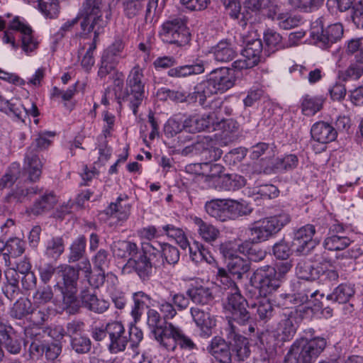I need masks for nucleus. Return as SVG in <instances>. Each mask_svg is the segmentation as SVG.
<instances>
[{"instance_id": "nucleus-51", "label": "nucleus", "mask_w": 363, "mask_h": 363, "mask_svg": "<svg viewBox=\"0 0 363 363\" xmlns=\"http://www.w3.org/2000/svg\"><path fill=\"white\" fill-rule=\"evenodd\" d=\"M363 74L362 67L357 64L351 62L350 66L338 72V77L344 82L358 80Z\"/></svg>"}, {"instance_id": "nucleus-54", "label": "nucleus", "mask_w": 363, "mask_h": 363, "mask_svg": "<svg viewBox=\"0 0 363 363\" xmlns=\"http://www.w3.org/2000/svg\"><path fill=\"white\" fill-rule=\"evenodd\" d=\"M216 279L217 281H220L223 286H227L230 290L228 296H233V294H240L236 284L229 277L225 269L218 268Z\"/></svg>"}, {"instance_id": "nucleus-3", "label": "nucleus", "mask_w": 363, "mask_h": 363, "mask_svg": "<svg viewBox=\"0 0 363 363\" xmlns=\"http://www.w3.org/2000/svg\"><path fill=\"white\" fill-rule=\"evenodd\" d=\"M105 13L106 18L111 16V6L104 0H85L80 15L83 18L81 21V28L84 34L91 32L100 33L106 22L102 19V14Z\"/></svg>"}, {"instance_id": "nucleus-64", "label": "nucleus", "mask_w": 363, "mask_h": 363, "mask_svg": "<svg viewBox=\"0 0 363 363\" xmlns=\"http://www.w3.org/2000/svg\"><path fill=\"white\" fill-rule=\"evenodd\" d=\"M143 0H123V9L125 16L129 18L136 16L143 8Z\"/></svg>"}, {"instance_id": "nucleus-43", "label": "nucleus", "mask_w": 363, "mask_h": 363, "mask_svg": "<svg viewBox=\"0 0 363 363\" xmlns=\"http://www.w3.org/2000/svg\"><path fill=\"white\" fill-rule=\"evenodd\" d=\"M252 307L256 309L257 315L260 320L267 321L273 315L274 307L270 301L265 297L257 300L252 304Z\"/></svg>"}, {"instance_id": "nucleus-4", "label": "nucleus", "mask_w": 363, "mask_h": 363, "mask_svg": "<svg viewBox=\"0 0 363 363\" xmlns=\"http://www.w3.org/2000/svg\"><path fill=\"white\" fill-rule=\"evenodd\" d=\"M326 340L316 337L309 340H296L285 357L286 363H313L325 350Z\"/></svg>"}, {"instance_id": "nucleus-62", "label": "nucleus", "mask_w": 363, "mask_h": 363, "mask_svg": "<svg viewBox=\"0 0 363 363\" xmlns=\"http://www.w3.org/2000/svg\"><path fill=\"white\" fill-rule=\"evenodd\" d=\"M5 250L11 257H18L24 252V242L17 238H11L6 242Z\"/></svg>"}, {"instance_id": "nucleus-27", "label": "nucleus", "mask_w": 363, "mask_h": 363, "mask_svg": "<svg viewBox=\"0 0 363 363\" xmlns=\"http://www.w3.org/2000/svg\"><path fill=\"white\" fill-rule=\"evenodd\" d=\"M205 62L196 60L195 63L172 68L168 71V75L172 77H186L192 74H199L205 71Z\"/></svg>"}, {"instance_id": "nucleus-29", "label": "nucleus", "mask_w": 363, "mask_h": 363, "mask_svg": "<svg viewBox=\"0 0 363 363\" xmlns=\"http://www.w3.org/2000/svg\"><path fill=\"white\" fill-rule=\"evenodd\" d=\"M113 254L121 258H134L139 254V249L135 242L128 240H118L112 246Z\"/></svg>"}, {"instance_id": "nucleus-7", "label": "nucleus", "mask_w": 363, "mask_h": 363, "mask_svg": "<svg viewBox=\"0 0 363 363\" xmlns=\"http://www.w3.org/2000/svg\"><path fill=\"white\" fill-rule=\"evenodd\" d=\"M54 136L55 133L50 131L40 133L35 142L28 147L25 157L24 170L28 173L31 182L37 181L41 174L42 163L37 152L49 147L51 144L49 138Z\"/></svg>"}, {"instance_id": "nucleus-56", "label": "nucleus", "mask_w": 363, "mask_h": 363, "mask_svg": "<svg viewBox=\"0 0 363 363\" xmlns=\"http://www.w3.org/2000/svg\"><path fill=\"white\" fill-rule=\"evenodd\" d=\"M262 51V44L260 40H253L251 43L247 45L243 51V54L247 58H250L257 64L259 63L260 55Z\"/></svg>"}, {"instance_id": "nucleus-50", "label": "nucleus", "mask_w": 363, "mask_h": 363, "mask_svg": "<svg viewBox=\"0 0 363 363\" xmlns=\"http://www.w3.org/2000/svg\"><path fill=\"white\" fill-rule=\"evenodd\" d=\"M70 345L76 353L86 354L91 350V341L86 334H84L70 340Z\"/></svg>"}, {"instance_id": "nucleus-34", "label": "nucleus", "mask_w": 363, "mask_h": 363, "mask_svg": "<svg viewBox=\"0 0 363 363\" xmlns=\"http://www.w3.org/2000/svg\"><path fill=\"white\" fill-rule=\"evenodd\" d=\"M250 269L249 260L238 255L232 257L228 263V272L239 279H242L243 274H246Z\"/></svg>"}, {"instance_id": "nucleus-38", "label": "nucleus", "mask_w": 363, "mask_h": 363, "mask_svg": "<svg viewBox=\"0 0 363 363\" xmlns=\"http://www.w3.org/2000/svg\"><path fill=\"white\" fill-rule=\"evenodd\" d=\"M306 283L305 281L299 282L298 291L293 295H289L287 296V299L294 305H302L307 303L309 300V296L311 298L314 297L317 294L318 291H312L309 288L306 287Z\"/></svg>"}, {"instance_id": "nucleus-8", "label": "nucleus", "mask_w": 363, "mask_h": 363, "mask_svg": "<svg viewBox=\"0 0 363 363\" xmlns=\"http://www.w3.org/2000/svg\"><path fill=\"white\" fill-rule=\"evenodd\" d=\"M160 35L164 43L174 44L178 47L188 44L191 39L186 21L182 18H174L164 23Z\"/></svg>"}, {"instance_id": "nucleus-5", "label": "nucleus", "mask_w": 363, "mask_h": 363, "mask_svg": "<svg viewBox=\"0 0 363 363\" xmlns=\"http://www.w3.org/2000/svg\"><path fill=\"white\" fill-rule=\"evenodd\" d=\"M290 221V215L284 212L255 221L247 229L248 239L255 242L265 241Z\"/></svg>"}, {"instance_id": "nucleus-21", "label": "nucleus", "mask_w": 363, "mask_h": 363, "mask_svg": "<svg viewBox=\"0 0 363 363\" xmlns=\"http://www.w3.org/2000/svg\"><path fill=\"white\" fill-rule=\"evenodd\" d=\"M209 353L220 363H231L232 355L230 346L225 341L218 337L212 339L208 347Z\"/></svg>"}, {"instance_id": "nucleus-22", "label": "nucleus", "mask_w": 363, "mask_h": 363, "mask_svg": "<svg viewBox=\"0 0 363 363\" xmlns=\"http://www.w3.org/2000/svg\"><path fill=\"white\" fill-rule=\"evenodd\" d=\"M311 136L315 141L325 144L333 141L337 137L335 129L325 122H317L311 128Z\"/></svg>"}, {"instance_id": "nucleus-45", "label": "nucleus", "mask_w": 363, "mask_h": 363, "mask_svg": "<svg viewBox=\"0 0 363 363\" xmlns=\"http://www.w3.org/2000/svg\"><path fill=\"white\" fill-rule=\"evenodd\" d=\"M54 294L50 286L46 285L40 286L37 289L33 296V301L34 305L40 306L52 301Z\"/></svg>"}, {"instance_id": "nucleus-35", "label": "nucleus", "mask_w": 363, "mask_h": 363, "mask_svg": "<svg viewBox=\"0 0 363 363\" xmlns=\"http://www.w3.org/2000/svg\"><path fill=\"white\" fill-rule=\"evenodd\" d=\"M102 57L108 62L117 65L120 60L125 57L123 41L120 39L116 40L104 50Z\"/></svg>"}, {"instance_id": "nucleus-46", "label": "nucleus", "mask_w": 363, "mask_h": 363, "mask_svg": "<svg viewBox=\"0 0 363 363\" xmlns=\"http://www.w3.org/2000/svg\"><path fill=\"white\" fill-rule=\"evenodd\" d=\"M155 246L160 250L157 254L161 252L168 264H174L179 261V252L176 247L167 243L158 242H156Z\"/></svg>"}, {"instance_id": "nucleus-63", "label": "nucleus", "mask_w": 363, "mask_h": 363, "mask_svg": "<svg viewBox=\"0 0 363 363\" xmlns=\"http://www.w3.org/2000/svg\"><path fill=\"white\" fill-rule=\"evenodd\" d=\"M238 128V125L234 120L230 118L218 121L217 117L214 120V125L213 126V130H220L225 134L234 133Z\"/></svg>"}, {"instance_id": "nucleus-40", "label": "nucleus", "mask_w": 363, "mask_h": 363, "mask_svg": "<svg viewBox=\"0 0 363 363\" xmlns=\"http://www.w3.org/2000/svg\"><path fill=\"white\" fill-rule=\"evenodd\" d=\"M296 274L299 279L306 281L315 280L318 277V271L310 262L304 259H301L297 263Z\"/></svg>"}, {"instance_id": "nucleus-39", "label": "nucleus", "mask_w": 363, "mask_h": 363, "mask_svg": "<svg viewBox=\"0 0 363 363\" xmlns=\"http://www.w3.org/2000/svg\"><path fill=\"white\" fill-rule=\"evenodd\" d=\"M352 243L350 239L347 236L341 235H331L327 237L323 245L325 249L330 251L343 250Z\"/></svg>"}, {"instance_id": "nucleus-41", "label": "nucleus", "mask_w": 363, "mask_h": 363, "mask_svg": "<svg viewBox=\"0 0 363 363\" xmlns=\"http://www.w3.org/2000/svg\"><path fill=\"white\" fill-rule=\"evenodd\" d=\"M323 103L321 97L306 95L301 103L302 112L306 116H313L322 108Z\"/></svg>"}, {"instance_id": "nucleus-55", "label": "nucleus", "mask_w": 363, "mask_h": 363, "mask_svg": "<svg viewBox=\"0 0 363 363\" xmlns=\"http://www.w3.org/2000/svg\"><path fill=\"white\" fill-rule=\"evenodd\" d=\"M31 308V303L28 300L21 299L17 301L11 309V315L17 319H21L30 313Z\"/></svg>"}, {"instance_id": "nucleus-13", "label": "nucleus", "mask_w": 363, "mask_h": 363, "mask_svg": "<svg viewBox=\"0 0 363 363\" xmlns=\"http://www.w3.org/2000/svg\"><path fill=\"white\" fill-rule=\"evenodd\" d=\"M30 26L24 21L21 20L18 16H13L9 21L0 16V31H4L1 40L4 43L10 44L14 50L18 48V45L16 43L15 37L11 31H18L22 35L23 33L30 30Z\"/></svg>"}, {"instance_id": "nucleus-14", "label": "nucleus", "mask_w": 363, "mask_h": 363, "mask_svg": "<svg viewBox=\"0 0 363 363\" xmlns=\"http://www.w3.org/2000/svg\"><path fill=\"white\" fill-rule=\"evenodd\" d=\"M315 233V226L311 224H307L295 231L291 244L293 251L298 255L307 254L315 247V242L313 240Z\"/></svg>"}, {"instance_id": "nucleus-10", "label": "nucleus", "mask_w": 363, "mask_h": 363, "mask_svg": "<svg viewBox=\"0 0 363 363\" xmlns=\"http://www.w3.org/2000/svg\"><path fill=\"white\" fill-rule=\"evenodd\" d=\"M164 337L160 338L159 343L161 347L167 351H174L177 345L181 349L186 350H192L196 349V346L194 341L178 327L174 326L169 323V327L166 329Z\"/></svg>"}, {"instance_id": "nucleus-26", "label": "nucleus", "mask_w": 363, "mask_h": 363, "mask_svg": "<svg viewBox=\"0 0 363 363\" xmlns=\"http://www.w3.org/2000/svg\"><path fill=\"white\" fill-rule=\"evenodd\" d=\"M343 35V27L340 23H334L323 29L320 34L317 37L319 42L323 43L325 47H328L331 44L339 40Z\"/></svg>"}, {"instance_id": "nucleus-57", "label": "nucleus", "mask_w": 363, "mask_h": 363, "mask_svg": "<svg viewBox=\"0 0 363 363\" xmlns=\"http://www.w3.org/2000/svg\"><path fill=\"white\" fill-rule=\"evenodd\" d=\"M264 39L268 50L271 52H274L283 47L281 36L274 30H267L264 33Z\"/></svg>"}, {"instance_id": "nucleus-36", "label": "nucleus", "mask_w": 363, "mask_h": 363, "mask_svg": "<svg viewBox=\"0 0 363 363\" xmlns=\"http://www.w3.org/2000/svg\"><path fill=\"white\" fill-rule=\"evenodd\" d=\"M191 314L196 325L204 332H208L215 325V320L208 313L198 308H191Z\"/></svg>"}, {"instance_id": "nucleus-61", "label": "nucleus", "mask_w": 363, "mask_h": 363, "mask_svg": "<svg viewBox=\"0 0 363 363\" xmlns=\"http://www.w3.org/2000/svg\"><path fill=\"white\" fill-rule=\"evenodd\" d=\"M277 333L279 335H282V339L289 340L295 333V328L293 325L292 320L285 317L278 324Z\"/></svg>"}, {"instance_id": "nucleus-2", "label": "nucleus", "mask_w": 363, "mask_h": 363, "mask_svg": "<svg viewBox=\"0 0 363 363\" xmlns=\"http://www.w3.org/2000/svg\"><path fill=\"white\" fill-rule=\"evenodd\" d=\"M143 79V69L139 65H135L128 76L125 90H122L123 79L118 77L114 80L115 91L118 94L120 103H127L134 115L137 114L138 108L145 98Z\"/></svg>"}, {"instance_id": "nucleus-28", "label": "nucleus", "mask_w": 363, "mask_h": 363, "mask_svg": "<svg viewBox=\"0 0 363 363\" xmlns=\"http://www.w3.org/2000/svg\"><path fill=\"white\" fill-rule=\"evenodd\" d=\"M214 58L218 62H226L231 61L236 55L232 44L227 40H221L211 50Z\"/></svg>"}, {"instance_id": "nucleus-59", "label": "nucleus", "mask_w": 363, "mask_h": 363, "mask_svg": "<svg viewBox=\"0 0 363 363\" xmlns=\"http://www.w3.org/2000/svg\"><path fill=\"white\" fill-rule=\"evenodd\" d=\"M94 33V36L93 42L89 45V49L86 50V53L84 55V56L82 59V61H81V65H82V67L86 71H89L91 69V68L92 67V66L94 65V58L93 52L96 48V40H97L98 36L100 33H97V35H96V33Z\"/></svg>"}, {"instance_id": "nucleus-1", "label": "nucleus", "mask_w": 363, "mask_h": 363, "mask_svg": "<svg viewBox=\"0 0 363 363\" xmlns=\"http://www.w3.org/2000/svg\"><path fill=\"white\" fill-rule=\"evenodd\" d=\"M235 82V77L231 69L225 67L214 69L206 80L195 86L192 98L203 106L207 98L218 93H224L234 86Z\"/></svg>"}, {"instance_id": "nucleus-49", "label": "nucleus", "mask_w": 363, "mask_h": 363, "mask_svg": "<svg viewBox=\"0 0 363 363\" xmlns=\"http://www.w3.org/2000/svg\"><path fill=\"white\" fill-rule=\"evenodd\" d=\"M194 245H195V250L190 249V257L193 261L199 262L204 260L211 264L216 263L215 259L208 254L201 243L194 241Z\"/></svg>"}, {"instance_id": "nucleus-15", "label": "nucleus", "mask_w": 363, "mask_h": 363, "mask_svg": "<svg viewBox=\"0 0 363 363\" xmlns=\"http://www.w3.org/2000/svg\"><path fill=\"white\" fill-rule=\"evenodd\" d=\"M264 159L254 162L252 166V174H258L261 173H269L273 169L279 171H289L295 169L298 164V159L296 155H286L281 158H277L272 166L262 164Z\"/></svg>"}, {"instance_id": "nucleus-42", "label": "nucleus", "mask_w": 363, "mask_h": 363, "mask_svg": "<svg viewBox=\"0 0 363 363\" xmlns=\"http://www.w3.org/2000/svg\"><path fill=\"white\" fill-rule=\"evenodd\" d=\"M86 240L84 236L77 238L69 247L68 260L69 262H75L82 259L86 250Z\"/></svg>"}, {"instance_id": "nucleus-24", "label": "nucleus", "mask_w": 363, "mask_h": 363, "mask_svg": "<svg viewBox=\"0 0 363 363\" xmlns=\"http://www.w3.org/2000/svg\"><path fill=\"white\" fill-rule=\"evenodd\" d=\"M82 306L95 313H102L109 306L108 303L104 299L98 298L89 289L83 290L80 295Z\"/></svg>"}, {"instance_id": "nucleus-6", "label": "nucleus", "mask_w": 363, "mask_h": 363, "mask_svg": "<svg viewBox=\"0 0 363 363\" xmlns=\"http://www.w3.org/2000/svg\"><path fill=\"white\" fill-rule=\"evenodd\" d=\"M58 274L62 277L63 286L60 283L55 285V289L61 291L64 308L69 313H75L79 308L76 293L77 281L79 279L78 271L73 267L67 264H62L58 267Z\"/></svg>"}, {"instance_id": "nucleus-33", "label": "nucleus", "mask_w": 363, "mask_h": 363, "mask_svg": "<svg viewBox=\"0 0 363 363\" xmlns=\"http://www.w3.org/2000/svg\"><path fill=\"white\" fill-rule=\"evenodd\" d=\"M227 220H234L240 216L249 215L252 212L251 207L245 202L234 200H226Z\"/></svg>"}, {"instance_id": "nucleus-58", "label": "nucleus", "mask_w": 363, "mask_h": 363, "mask_svg": "<svg viewBox=\"0 0 363 363\" xmlns=\"http://www.w3.org/2000/svg\"><path fill=\"white\" fill-rule=\"evenodd\" d=\"M149 298V296L142 291L134 294V306L132 309L131 314L135 319H138L141 316L145 305V300H148Z\"/></svg>"}, {"instance_id": "nucleus-48", "label": "nucleus", "mask_w": 363, "mask_h": 363, "mask_svg": "<svg viewBox=\"0 0 363 363\" xmlns=\"http://www.w3.org/2000/svg\"><path fill=\"white\" fill-rule=\"evenodd\" d=\"M221 179L223 188L228 191H235L246 184V179L238 174H226Z\"/></svg>"}, {"instance_id": "nucleus-18", "label": "nucleus", "mask_w": 363, "mask_h": 363, "mask_svg": "<svg viewBox=\"0 0 363 363\" xmlns=\"http://www.w3.org/2000/svg\"><path fill=\"white\" fill-rule=\"evenodd\" d=\"M131 206L126 195L119 196L105 209V213L119 221L126 220L130 214Z\"/></svg>"}, {"instance_id": "nucleus-25", "label": "nucleus", "mask_w": 363, "mask_h": 363, "mask_svg": "<svg viewBox=\"0 0 363 363\" xmlns=\"http://www.w3.org/2000/svg\"><path fill=\"white\" fill-rule=\"evenodd\" d=\"M0 342L11 354H18L21 350V338L15 333L8 331L1 321H0Z\"/></svg>"}, {"instance_id": "nucleus-60", "label": "nucleus", "mask_w": 363, "mask_h": 363, "mask_svg": "<svg viewBox=\"0 0 363 363\" xmlns=\"http://www.w3.org/2000/svg\"><path fill=\"white\" fill-rule=\"evenodd\" d=\"M323 1L324 0H289V4L294 9L308 11L318 8Z\"/></svg>"}, {"instance_id": "nucleus-11", "label": "nucleus", "mask_w": 363, "mask_h": 363, "mask_svg": "<svg viewBox=\"0 0 363 363\" xmlns=\"http://www.w3.org/2000/svg\"><path fill=\"white\" fill-rule=\"evenodd\" d=\"M159 251L152 244L143 243L142 252H139L134 258H130L128 264L134 269L141 279H146L152 272L151 256H156Z\"/></svg>"}, {"instance_id": "nucleus-12", "label": "nucleus", "mask_w": 363, "mask_h": 363, "mask_svg": "<svg viewBox=\"0 0 363 363\" xmlns=\"http://www.w3.org/2000/svg\"><path fill=\"white\" fill-rule=\"evenodd\" d=\"M252 281L258 284L261 295L267 296L280 286V280L277 277L274 267L265 266L257 269L251 278Z\"/></svg>"}, {"instance_id": "nucleus-19", "label": "nucleus", "mask_w": 363, "mask_h": 363, "mask_svg": "<svg viewBox=\"0 0 363 363\" xmlns=\"http://www.w3.org/2000/svg\"><path fill=\"white\" fill-rule=\"evenodd\" d=\"M216 114L213 112L202 116H191L184 121V130L189 133L200 132L206 129H213Z\"/></svg>"}, {"instance_id": "nucleus-32", "label": "nucleus", "mask_w": 363, "mask_h": 363, "mask_svg": "<svg viewBox=\"0 0 363 363\" xmlns=\"http://www.w3.org/2000/svg\"><path fill=\"white\" fill-rule=\"evenodd\" d=\"M353 285L341 284L327 296V299L339 303H345L354 295Z\"/></svg>"}, {"instance_id": "nucleus-16", "label": "nucleus", "mask_w": 363, "mask_h": 363, "mask_svg": "<svg viewBox=\"0 0 363 363\" xmlns=\"http://www.w3.org/2000/svg\"><path fill=\"white\" fill-rule=\"evenodd\" d=\"M106 330L110 338L109 351L113 354L124 351L128 340L125 335V328L121 323L118 321L109 323L106 325Z\"/></svg>"}, {"instance_id": "nucleus-31", "label": "nucleus", "mask_w": 363, "mask_h": 363, "mask_svg": "<svg viewBox=\"0 0 363 363\" xmlns=\"http://www.w3.org/2000/svg\"><path fill=\"white\" fill-rule=\"evenodd\" d=\"M205 210L211 217L219 221L227 220L226 200H211L206 203Z\"/></svg>"}, {"instance_id": "nucleus-9", "label": "nucleus", "mask_w": 363, "mask_h": 363, "mask_svg": "<svg viewBox=\"0 0 363 363\" xmlns=\"http://www.w3.org/2000/svg\"><path fill=\"white\" fill-rule=\"evenodd\" d=\"M246 306V300L241 294H233L228 296L226 308L229 315H228V325L226 330H230L231 326H233V330H238L236 324L245 325L250 322L251 317Z\"/></svg>"}, {"instance_id": "nucleus-30", "label": "nucleus", "mask_w": 363, "mask_h": 363, "mask_svg": "<svg viewBox=\"0 0 363 363\" xmlns=\"http://www.w3.org/2000/svg\"><path fill=\"white\" fill-rule=\"evenodd\" d=\"M256 243L252 240L247 239L238 245V249L240 253L247 255L250 260L259 262L264 259L267 253L261 248L254 246Z\"/></svg>"}, {"instance_id": "nucleus-37", "label": "nucleus", "mask_w": 363, "mask_h": 363, "mask_svg": "<svg viewBox=\"0 0 363 363\" xmlns=\"http://www.w3.org/2000/svg\"><path fill=\"white\" fill-rule=\"evenodd\" d=\"M189 298L196 304H208L213 300V295L208 288L193 287L186 291Z\"/></svg>"}, {"instance_id": "nucleus-17", "label": "nucleus", "mask_w": 363, "mask_h": 363, "mask_svg": "<svg viewBox=\"0 0 363 363\" xmlns=\"http://www.w3.org/2000/svg\"><path fill=\"white\" fill-rule=\"evenodd\" d=\"M233 326L227 331V339L233 352H235L238 360H244L250 354L248 340L246 337L240 335L238 330H233Z\"/></svg>"}, {"instance_id": "nucleus-23", "label": "nucleus", "mask_w": 363, "mask_h": 363, "mask_svg": "<svg viewBox=\"0 0 363 363\" xmlns=\"http://www.w3.org/2000/svg\"><path fill=\"white\" fill-rule=\"evenodd\" d=\"M147 315V325L152 328L155 338L160 343V338L164 337L165 330L168 328L169 323H166L162 315L155 309L149 308Z\"/></svg>"}, {"instance_id": "nucleus-44", "label": "nucleus", "mask_w": 363, "mask_h": 363, "mask_svg": "<svg viewBox=\"0 0 363 363\" xmlns=\"http://www.w3.org/2000/svg\"><path fill=\"white\" fill-rule=\"evenodd\" d=\"M56 203L57 199L53 193L46 194L35 202L31 211L34 214L38 215L52 209Z\"/></svg>"}, {"instance_id": "nucleus-53", "label": "nucleus", "mask_w": 363, "mask_h": 363, "mask_svg": "<svg viewBox=\"0 0 363 363\" xmlns=\"http://www.w3.org/2000/svg\"><path fill=\"white\" fill-rule=\"evenodd\" d=\"M201 168L202 174L206 177V179H213L220 178V174L223 172V166L218 163L205 162L201 164Z\"/></svg>"}, {"instance_id": "nucleus-20", "label": "nucleus", "mask_w": 363, "mask_h": 363, "mask_svg": "<svg viewBox=\"0 0 363 363\" xmlns=\"http://www.w3.org/2000/svg\"><path fill=\"white\" fill-rule=\"evenodd\" d=\"M193 223L196 227V232L199 238L205 242L212 244L220 236V230L213 224L204 221L199 217L194 216Z\"/></svg>"}, {"instance_id": "nucleus-47", "label": "nucleus", "mask_w": 363, "mask_h": 363, "mask_svg": "<svg viewBox=\"0 0 363 363\" xmlns=\"http://www.w3.org/2000/svg\"><path fill=\"white\" fill-rule=\"evenodd\" d=\"M63 239L60 237L52 238L46 245L45 255L52 259H57L64 252Z\"/></svg>"}, {"instance_id": "nucleus-52", "label": "nucleus", "mask_w": 363, "mask_h": 363, "mask_svg": "<svg viewBox=\"0 0 363 363\" xmlns=\"http://www.w3.org/2000/svg\"><path fill=\"white\" fill-rule=\"evenodd\" d=\"M38 8L46 18H55L59 13L57 0H39Z\"/></svg>"}]
</instances>
